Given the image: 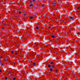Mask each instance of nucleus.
<instances>
[{
	"instance_id": "25",
	"label": "nucleus",
	"mask_w": 80,
	"mask_h": 80,
	"mask_svg": "<svg viewBox=\"0 0 80 80\" xmlns=\"http://www.w3.org/2000/svg\"><path fill=\"white\" fill-rule=\"evenodd\" d=\"M32 1H31L30 2V3H32Z\"/></svg>"
},
{
	"instance_id": "21",
	"label": "nucleus",
	"mask_w": 80,
	"mask_h": 80,
	"mask_svg": "<svg viewBox=\"0 0 80 80\" xmlns=\"http://www.w3.org/2000/svg\"><path fill=\"white\" fill-rule=\"evenodd\" d=\"M32 65H35V63H32Z\"/></svg>"
},
{
	"instance_id": "24",
	"label": "nucleus",
	"mask_w": 80,
	"mask_h": 80,
	"mask_svg": "<svg viewBox=\"0 0 80 80\" xmlns=\"http://www.w3.org/2000/svg\"><path fill=\"white\" fill-rule=\"evenodd\" d=\"M15 55H17V52H15Z\"/></svg>"
},
{
	"instance_id": "11",
	"label": "nucleus",
	"mask_w": 80,
	"mask_h": 80,
	"mask_svg": "<svg viewBox=\"0 0 80 80\" xmlns=\"http://www.w3.org/2000/svg\"><path fill=\"white\" fill-rule=\"evenodd\" d=\"M42 7H45V5L44 4H42Z\"/></svg>"
},
{
	"instance_id": "8",
	"label": "nucleus",
	"mask_w": 80,
	"mask_h": 80,
	"mask_svg": "<svg viewBox=\"0 0 80 80\" xmlns=\"http://www.w3.org/2000/svg\"><path fill=\"white\" fill-rule=\"evenodd\" d=\"M1 65V67H3L4 64L3 63H2Z\"/></svg>"
},
{
	"instance_id": "7",
	"label": "nucleus",
	"mask_w": 80,
	"mask_h": 80,
	"mask_svg": "<svg viewBox=\"0 0 80 80\" xmlns=\"http://www.w3.org/2000/svg\"><path fill=\"white\" fill-rule=\"evenodd\" d=\"M51 37L52 38H55V36H54V35H52L51 36Z\"/></svg>"
},
{
	"instance_id": "19",
	"label": "nucleus",
	"mask_w": 80,
	"mask_h": 80,
	"mask_svg": "<svg viewBox=\"0 0 80 80\" xmlns=\"http://www.w3.org/2000/svg\"><path fill=\"white\" fill-rule=\"evenodd\" d=\"M50 63H51V64H53V63H54L53 62H51Z\"/></svg>"
},
{
	"instance_id": "4",
	"label": "nucleus",
	"mask_w": 80,
	"mask_h": 80,
	"mask_svg": "<svg viewBox=\"0 0 80 80\" xmlns=\"http://www.w3.org/2000/svg\"><path fill=\"white\" fill-rule=\"evenodd\" d=\"M29 18H30V19H32L33 18V17L32 16H31L29 17Z\"/></svg>"
},
{
	"instance_id": "17",
	"label": "nucleus",
	"mask_w": 80,
	"mask_h": 80,
	"mask_svg": "<svg viewBox=\"0 0 80 80\" xmlns=\"http://www.w3.org/2000/svg\"><path fill=\"white\" fill-rule=\"evenodd\" d=\"M26 14L25 13L24 14V17H26Z\"/></svg>"
},
{
	"instance_id": "29",
	"label": "nucleus",
	"mask_w": 80,
	"mask_h": 80,
	"mask_svg": "<svg viewBox=\"0 0 80 80\" xmlns=\"http://www.w3.org/2000/svg\"><path fill=\"white\" fill-rule=\"evenodd\" d=\"M55 70H56V71H57V69H56Z\"/></svg>"
},
{
	"instance_id": "12",
	"label": "nucleus",
	"mask_w": 80,
	"mask_h": 80,
	"mask_svg": "<svg viewBox=\"0 0 80 80\" xmlns=\"http://www.w3.org/2000/svg\"><path fill=\"white\" fill-rule=\"evenodd\" d=\"M8 79V77H6L5 78V80H7Z\"/></svg>"
},
{
	"instance_id": "14",
	"label": "nucleus",
	"mask_w": 80,
	"mask_h": 80,
	"mask_svg": "<svg viewBox=\"0 0 80 80\" xmlns=\"http://www.w3.org/2000/svg\"><path fill=\"white\" fill-rule=\"evenodd\" d=\"M52 68H55V66H54V65H52Z\"/></svg>"
},
{
	"instance_id": "5",
	"label": "nucleus",
	"mask_w": 80,
	"mask_h": 80,
	"mask_svg": "<svg viewBox=\"0 0 80 80\" xmlns=\"http://www.w3.org/2000/svg\"><path fill=\"white\" fill-rule=\"evenodd\" d=\"M49 70L51 72H52V71H53V69L52 68H50Z\"/></svg>"
},
{
	"instance_id": "30",
	"label": "nucleus",
	"mask_w": 80,
	"mask_h": 80,
	"mask_svg": "<svg viewBox=\"0 0 80 80\" xmlns=\"http://www.w3.org/2000/svg\"><path fill=\"white\" fill-rule=\"evenodd\" d=\"M0 58H2V57H0Z\"/></svg>"
},
{
	"instance_id": "2",
	"label": "nucleus",
	"mask_w": 80,
	"mask_h": 80,
	"mask_svg": "<svg viewBox=\"0 0 80 80\" xmlns=\"http://www.w3.org/2000/svg\"><path fill=\"white\" fill-rule=\"evenodd\" d=\"M33 6V5L32 4H31L29 5V7H32Z\"/></svg>"
},
{
	"instance_id": "16",
	"label": "nucleus",
	"mask_w": 80,
	"mask_h": 80,
	"mask_svg": "<svg viewBox=\"0 0 80 80\" xmlns=\"http://www.w3.org/2000/svg\"><path fill=\"white\" fill-rule=\"evenodd\" d=\"M8 73L9 74H10V73H11V72H10V71H8Z\"/></svg>"
},
{
	"instance_id": "6",
	"label": "nucleus",
	"mask_w": 80,
	"mask_h": 80,
	"mask_svg": "<svg viewBox=\"0 0 80 80\" xmlns=\"http://www.w3.org/2000/svg\"><path fill=\"white\" fill-rule=\"evenodd\" d=\"M70 19H71V20H73V17H70Z\"/></svg>"
},
{
	"instance_id": "13",
	"label": "nucleus",
	"mask_w": 80,
	"mask_h": 80,
	"mask_svg": "<svg viewBox=\"0 0 80 80\" xmlns=\"http://www.w3.org/2000/svg\"><path fill=\"white\" fill-rule=\"evenodd\" d=\"M77 9H78V10H80V7H78L77 8Z\"/></svg>"
},
{
	"instance_id": "1",
	"label": "nucleus",
	"mask_w": 80,
	"mask_h": 80,
	"mask_svg": "<svg viewBox=\"0 0 80 80\" xmlns=\"http://www.w3.org/2000/svg\"><path fill=\"white\" fill-rule=\"evenodd\" d=\"M36 28L37 30H39L40 29V27L37 26L36 27Z\"/></svg>"
},
{
	"instance_id": "3",
	"label": "nucleus",
	"mask_w": 80,
	"mask_h": 80,
	"mask_svg": "<svg viewBox=\"0 0 80 80\" xmlns=\"http://www.w3.org/2000/svg\"><path fill=\"white\" fill-rule=\"evenodd\" d=\"M11 53L12 54H13V53H15V51H12Z\"/></svg>"
},
{
	"instance_id": "10",
	"label": "nucleus",
	"mask_w": 80,
	"mask_h": 80,
	"mask_svg": "<svg viewBox=\"0 0 80 80\" xmlns=\"http://www.w3.org/2000/svg\"><path fill=\"white\" fill-rule=\"evenodd\" d=\"M12 80H16V78H13Z\"/></svg>"
},
{
	"instance_id": "28",
	"label": "nucleus",
	"mask_w": 80,
	"mask_h": 80,
	"mask_svg": "<svg viewBox=\"0 0 80 80\" xmlns=\"http://www.w3.org/2000/svg\"><path fill=\"white\" fill-rule=\"evenodd\" d=\"M78 12H80V11H78Z\"/></svg>"
},
{
	"instance_id": "23",
	"label": "nucleus",
	"mask_w": 80,
	"mask_h": 80,
	"mask_svg": "<svg viewBox=\"0 0 80 80\" xmlns=\"http://www.w3.org/2000/svg\"><path fill=\"white\" fill-rule=\"evenodd\" d=\"M48 28H50V29L51 28V27H48Z\"/></svg>"
},
{
	"instance_id": "15",
	"label": "nucleus",
	"mask_w": 80,
	"mask_h": 80,
	"mask_svg": "<svg viewBox=\"0 0 80 80\" xmlns=\"http://www.w3.org/2000/svg\"><path fill=\"white\" fill-rule=\"evenodd\" d=\"M21 13H22V12H21V11H19V14H20Z\"/></svg>"
},
{
	"instance_id": "9",
	"label": "nucleus",
	"mask_w": 80,
	"mask_h": 80,
	"mask_svg": "<svg viewBox=\"0 0 80 80\" xmlns=\"http://www.w3.org/2000/svg\"><path fill=\"white\" fill-rule=\"evenodd\" d=\"M53 5H56V2H54L53 4Z\"/></svg>"
},
{
	"instance_id": "26",
	"label": "nucleus",
	"mask_w": 80,
	"mask_h": 80,
	"mask_svg": "<svg viewBox=\"0 0 80 80\" xmlns=\"http://www.w3.org/2000/svg\"><path fill=\"white\" fill-rule=\"evenodd\" d=\"M2 72V69H0V72Z\"/></svg>"
},
{
	"instance_id": "22",
	"label": "nucleus",
	"mask_w": 80,
	"mask_h": 80,
	"mask_svg": "<svg viewBox=\"0 0 80 80\" xmlns=\"http://www.w3.org/2000/svg\"><path fill=\"white\" fill-rule=\"evenodd\" d=\"M4 28H4V27H2V30H3V29H4Z\"/></svg>"
},
{
	"instance_id": "18",
	"label": "nucleus",
	"mask_w": 80,
	"mask_h": 80,
	"mask_svg": "<svg viewBox=\"0 0 80 80\" xmlns=\"http://www.w3.org/2000/svg\"><path fill=\"white\" fill-rule=\"evenodd\" d=\"M50 67H51V66L50 65H48V67L50 68Z\"/></svg>"
},
{
	"instance_id": "20",
	"label": "nucleus",
	"mask_w": 80,
	"mask_h": 80,
	"mask_svg": "<svg viewBox=\"0 0 80 80\" xmlns=\"http://www.w3.org/2000/svg\"><path fill=\"white\" fill-rule=\"evenodd\" d=\"M33 2H35V0H32Z\"/></svg>"
},
{
	"instance_id": "27",
	"label": "nucleus",
	"mask_w": 80,
	"mask_h": 80,
	"mask_svg": "<svg viewBox=\"0 0 80 80\" xmlns=\"http://www.w3.org/2000/svg\"><path fill=\"white\" fill-rule=\"evenodd\" d=\"M2 63V61H1V60H0V63Z\"/></svg>"
}]
</instances>
